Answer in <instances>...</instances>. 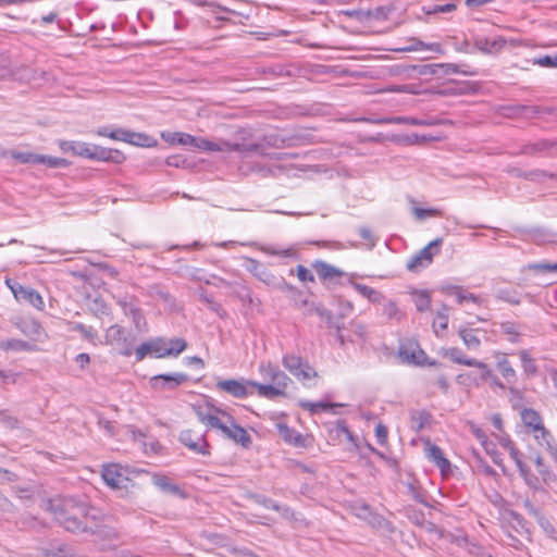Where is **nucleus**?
<instances>
[{"label":"nucleus","mask_w":557,"mask_h":557,"mask_svg":"<svg viewBox=\"0 0 557 557\" xmlns=\"http://www.w3.org/2000/svg\"><path fill=\"white\" fill-rule=\"evenodd\" d=\"M34 345L22 339H5L0 341V349L3 351L14 350V351H32L34 349Z\"/></svg>","instance_id":"bb28decb"},{"label":"nucleus","mask_w":557,"mask_h":557,"mask_svg":"<svg viewBox=\"0 0 557 557\" xmlns=\"http://www.w3.org/2000/svg\"><path fill=\"white\" fill-rule=\"evenodd\" d=\"M354 287L361 296L366 297L372 302H380L384 299V295L382 293L370 286L356 283Z\"/></svg>","instance_id":"f704fd0d"},{"label":"nucleus","mask_w":557,"mask_h":557,"mask_svg":"<svg viewBox=\"0 0 557 557\" xmlns=\"http://www.w3.org/2000/svg\"><path fill=\"white\" fill-rule=\"evenodd\" d=\"M430 420V414L426 411H413L411 413L412 426L417 430L422 429Z\"/></svg>","instance_id":"09e8293b"},{"label":"nucleus","mask_w":557,"mask_h":557,"mask_svg":"<svg viewBox=\"0 0 557 557\" xmlns=\"http://www.w3.org/2000/svg\"><path fill=\"white\" fill-rule=\"evenodd\" d=\"M271 383L282 392L283 395L286 394V389L289 383H292V380L278 369L276 368V371H274V376Z\"/></svg>","instance_id":"79ce46f5"},{"label":"nucleus","mask_w":557,"mask_h":557,"mask_svg":"<svg viewBox=\"0 0 557 557\" xmlns=\"http://www.w3.org/2000/svg\"><path fill=\"white\" fill-rule=\"evenodd\" d=\"M187 347V343L183 338L165 339L156 337L140 344L135 349L136 361L144 360L147 356L153 358L177 357Z\"/></svg>","instance_id":"f03ea898"},{"label":"nucleus","mask_w":557,"mask_h":557,"mask_svg":"<svg viewBox=\"0 0 557 557\" xmlns=\"http://www.w3.org/2000/svg\"><path fill=\"white\" fill-rule=\"evenodd\" d=\"M534 440L540 446H544L552 457L557 455V444L553 434L543 426L537 433H533Z\"/></svg>","instance_id":"4be33fe9"},{"label":"nucleus","mask_w":557,"mask_h":557,"mask_svg":"<svg viewBox=\"0 0 557 557\" xmlns=\"http://www.w3.org/2000/svg\"><path fill=\"white\" fill-rule=\"evenodd\" d=\"M154 484L162 491L169 492L171 494H177L180 492V487L166 478V476H157L154 479Z\"/></svg>","instance_id":"49530a36"},{"label":"nucleus","mask_w":557,"mask_h":557,"mask_svg":"<svg viewBox=\"0 0 557 557\" xmlns=\"http://www.w3.org/2000/svg\"><path fill=\"white\" fill-rule=\"evenodd\" d=\"M459 336L468 349L476 350L481 345L480 338L474 330H460Z\"/></svg>","instance_id":"e433bc0d"},{"label":"nucleus","mask_w":557,"mask_h":557,"mask_svg":"<svg viewBox=\"0 0 557 557\" xmlns=\"http://www.w3.org/2000/svg\"><path fill=\"white\" fill-rule=\"evenodd\" d=\"M249 386L257 388L258 395L265 398H274L276 396H284L278 388L271 384H261L256 381H247Z\"/></svg>","instance_id":"c85d7f7f"},{"label":"nucleus","mask_w":557,"mask_h":557,"mask_svg":"<svg viewBox=\"0 0 557 557\" xmlns=\"http://www.w3.org/2000/svg\"><path fill=\"white\" fill-rule=\"evenodd\" d=\"M128 144L140 146V147H152L157 145V140L144 133L131 132Z\"/></svg>","instance_id":"4c0bfd02"},{"label":"nucleus","mask_w":557,"mask_h":557,"mask_svg":"<svg viewBox=\"0 0 557 557\" xmlns=\"http://www.w3.org/2000/svg\"><path fill=\"white\" fill-rule=\"evenodd\" d=\"M14 159L18 160L21 163H34L40 164V161L44 160V154L32 153V152H16L12 154Z\"/></svg>","instance_id":"a18cd8bd"},{"label":"nucleus","mask_w":557,"mask_h":557,"mask_svg":"<svg viewBox=\"0 0 557 557\" xmlns=\"http://www.w3.org/2000/svg\"><path fill=\"white\" fill-rule=\"evenodd\" d=\"M299 406L304 409L309 410L311 413H315L320 410L325 411L327 409L333 408L335 405L326 404V403H310V401H300Z\"/></svg>","instance_id":"3c124183"},{"label":"nucleus","mask_w":557,"mask_h":557,"mask_svg":"<svg viewBox=\"0 0 557 557\" xmlns=\"http://www.w3.org/2000/svg\"><path fill=\"white\" fill-rule=\"evenodd\" d=\"M297 276L301 282H313V274L304 265L299 264L297 267Z\"/></svg>","instance_id":"774afa93"},{"label":"nucleus","mask_w":557,"mask_h":557,"mask_svg":"<svg viewBox=\"0 0 557 557\" xmlns=\"http://www.w3.org/2000/svg\"><path fill=\"white\" fill-rule=\"evenodd\" d=\"M197 149L205 151H255L259 148L258 145H244V144H231L225 140L211 141L202 137H195V140L189 145Z\"/></svg>","instance_id":"20e7f679"},{"label":"nucleus","mask_w":557,"mask_h":557,"mask_svg":"<svg viewBox=\"0 0 557 557\" xmlns=\"http://www.w3.org/2000/svg\"><path fill=\"white\" fill-rule=\"evenodd\" d=\"M518 355L520 357L524 373L529 376L535 375L537 373V366L529 351L523 349L520 350Z\"/></svg>","instance_id":"72a5a7b5"},{"label":"nucleus","mask_w":557,"mask_h":557,"mask_svg":"<svg viewBox=\"0 0 557 557\" xmlns=\"http://www.w3.org/2000/svg\"><path fill=\"white\" fill-rule=\"evenodd\" d=\"M101 475L106 484L114 490L127 488L131 482L123 467L117 463L104 465Z\"/></svg>","instance_id":"6e6552de"},{"label":"nucleus","mask_w":557,"mask_h":557,"mask_svg":"<svg viewBox=\"0 0 557 557\" xmlns=\"http://www.w3.org/2000/svg\"><path fill=\"white\" fill-rule=\"evenodd\" d=\"M442 244V238H435L434 240L429 243L418 253L410 258V260L407 263V269L409 271L414 272L418 271L420 268H424L431 264L433 261V257L440 253Z\"/></svg>","instance_id":"423d86ee"},{"label":"nucleus","mask_w":557,"mask_h":557,"mask_svg":"<svg viewBox=\"0 0 557 557\" xmlns=\"http://www.w3.org/2000/svg\"><path fill=\"white\" fill-rule=\"evenodd\" d=\"M448 307L442 306V309L436 312L433 325L438 324L441 329L446 330L448 325Z\"/></svg>","instance_id":"864d4df0"},{"label":"nucleus","mask_w":557,"mask_h":557,"mask_svg":"<svg viewBox=\"0 0 557 557\" xmlns=\"http://www.w3.org/2000/svg\"><path fill=\"white\" fill-rule=\"evenodd\" d=\"M419 74L440 77V64H424L420 67Z\"/></svg>","instance_id":"69168bd1"},{"label":"nucleus","mask_w":557,"mask_h":557,"mask_svg":"<svg viewBox=\"0 0 557 557\" xmlns=\"http://www.w3.org/2000/svg\"><path fill=\"white\" fill-rule=\"evenodd\" d=\"M188 380V375L183 372L158 374L150 379L151 388L157 391L175 389Z\"/></svg>","instance_id":"9d476101"},{"label":"nucleus","mask_w":557,"mask_h":557,"mask_svg":"<svg viewBox=\"0 0 557 557\" xmlns=\"http://www.w3.org/2000/svg\"><path fill=\"white\" fill-rule=\"evenodd\" d=\"M443 290L446 295L454 296L459 305H462L466 301H471L475 305L482 304V299L479 296L467 292L461 286H448L445 287Z\"/></svg>","instance_id":"6ab92c4d"},{"label":"nucleus","mask_w":557,"mask_h":557,"mask_svg":"<svg viewBox=\"0 0 557 557\" xmlns=\"http://www.w3.org/2000/svg\"><path fill=\"white\" fill-rule=\"evenodd\" d=\"M256 503L262 505L263 507L268 509L275 510L277 512H281V515L285 518H288L293 512L289 507H283L278 505L276 502H274L271 498H268L263 495H255L253 496Z\"/></svg>","instance_id":"cd10ccee"},{"label":"nucleus","mask_w":557,"mask_h":557,"mask_svg":"<svg viewBox=\"0 0 557 557\" xmlns=\"http://www.w3.org/2000/svg\"><path fill=\"white\" fill-rule=\"evenodd\" d=\"M474 44L475 47L482 52L492 53L499 51L504 47L505 40L503 38L488 39L479 37L475 39Z\"/></svg>","instance_id":"393cba45"},{"label":"nucleus","mask_w":557,"mask_h":557,"mask_svg":"<svg viewBox=\"0 0 557 557\" xmlns=\"http://www.w3.org/2000/svg\"><path fill=\"white\" fill-rule=\"evenodd\" d=\"M528 268L541 272H557V263H532Z\"/></svg>","instance_id":"e2e57ef3"},{"label":"nucleus","mask_w":557,"mask_h":557,"mask_svg":"<svg viewBox=\"0 0 557 557\" xmlns=\"http://www.w3.org/2000/svg\"><path fill=\"white\" fill-rule=\"evenodd\" d=\"M456 382L467 387H480L485 383V376H483V370H480L479 373L466 372L458 374Z\"/></svg>","instance_id":"5701e85b"},{"label":"nucleus","mask_w":557,"mask_h":557,"mask_svg":"<svg viewBox=\"0 0 557 557\" xmlns=\"http://www.w3.org/2000/svg\"><path fill=\"white\" fill-rule=\"evenodd\" d=\"M267 143L275 148L296 147L306 144H312L313 136L310 134H295L293 136L283 137L280 135H269L265 137Z\"/></svg>","instance_id":"ddd939ff"},{"label":"nucleus","mask_w":557,"mask_h":557,"mask_svg":"<svg viewBox=\"0 0 557 557\" xmlns=\"http://www.w3.org/2000/svg\"><path fill=\"white\" fill-rule=\"evenodd\" d=\"M476 369L483 370V376H485V382H488L490 386L493 389H505V384L499 380L497 375L493 373L491 368L485 362L481 361Z\"/></svg>","instance_id":"2f4dec72"},{"label":"nucleus","mask_w":557,"mask_h":557,"mask_svg":"<svg viewBox=\"0 0 557 557\" xmlns=\"http://www.w3.org/2000/svg\"><path fill=\"white\" fill-rule=\"evenodd\" d=\"M276 429L278 431L280 436L286 442L287 444L294 445L295 447H302L305 446V438L302 435L295 431L294 429H290L285 423H276Z\"/></svg>","instance_id":"aec40b11"},{"label":"nucleus","mask_w":557,"mask_h":557,"mask_svg":"<svg viewBox=\"0 0 557 557\" xmlns=\"http://www.w3.org/2000/svg\"><path fill=\"white\" fill-rule=\"evenodd\" d=\"M414 305L418 311H428L431 307V298L426 292H420L416 294Z\"/></svg>","instance_id":"de8ad7c7"},{"label":"nucleus","mask_w":557,"mask_h":557,"mask_svg":"<svg viewBox=\"0 0 557 557\" xmlns=\"http://www.w3.org/2000/svg\"><path fill=\"white\" fill-rule=\"evenodd\" d=\"M71 148L75 154L92 160L110 161L113 163H122L125 160V157L121 151L103 148L92 144L73 143Z\"/></svg>","instance_id":"7ed1b4c3"},{"label":"nucleus","mask_w":557,"mask_h":557,"mask_svg":"<svg viewBox=\"0 0 557 557\" xmlns=\"http://www.w3.org/2000/svg\"><path fill=\"white\" fill-rule=\"evenodd\" d=\"M313 268L321 280H333L344 274L339 269L323 261H317Z\"/></svg>","instance_id":"b1692460"},{"label":"nucleus","mask_w":557,"mask_h":557,"mask_svg":"<svg viewBox=\"0 0 557 557\" xmlns=\"http://www.w3.org/2000/svg\"><path fill=\"white\" fill-rule=\"evenodd\" d=\"M399 355L404 360L414 364H423L426 359V355L422 349L412 350L410 354L406 349H400Z\"/></svg>","instance_id":"ea45409f"},{"label":"nucleus","mask_w":557,"mask_h":557,"mask_svg":"<svg viewBox=\"0 0 557 557\" xmlns=\"http://www.w3.org/2000/svg\"><path fill=\"white\" fill-rule=\"evenodd\" d=\"M520 417L524 426L528 428L532 433H537V431H541L544 426L541 414L532 408H524L520 412Z\"/></svg>","instance_id":"f3484780"},{"label":"nucleus","mask_w":557,"mask_h":557,"mask_svg":"<svg viewBox=\"0 0 557 557\" xmlns=\"http://www.w3.org/2000/svg\"><path fill=\"white\" fill-rule=\"evenodd\" d=\"M500 331L508 336L510 343H518L520 336V330L518 324L506 321L500 323Z\"/></svg>","instance_id":"58836bf2"},{"label":"nucleus","mask_w":557,"mask_h":557,"mask_svg":"<svg viewBox=\"0 0 557 557\" xmlns=\"http://www.w3.org/2000/svg\"><path fill=\"white\" fill-rule=\"evenodd\" d=\"M552 148H557V143L549 140H540L534 144L525 145L522 149L524 154H535L539 152L547 151Z\"/></svg>","instance_id":"473e14b6"},{"label":"nucleus","mask_w":557,"mask_h":557,"mask_svg":"<svg viewBox=\"0 0 557 557\" xmlns=\"http://www.w3.org/2000/svg\"><path fill=\"white\" fill-rule=\"evenodd\" d=\"M496 297L500 300L507 301L511 305H519L520 299L517 297V294L508 288H500L496 293Z\"/></svg>","instance_id":"603ef678"},{"label":"nucleus","mask_w":557,"mask_h":557,"mask_svg":"<svg viewBox=\"0 0 557 557\" xmlns=\"http://www.w3.org/2000/svg\"><path fill=\"white\" fill-rule=\"evenodd\" d=\"M343 14H345L348 17L355 18L359 22L369 21V16L371 15L370 11L368 10H346L343 11Z\"/></svg>","instance_id":"13d9d810"},{"label":"nucleus","mask_w":557,"mask_h":557,"mask_svg":"<svg viewBox=\"0 0 557 557\" xmlns=\"http://www.w3.org/2000/svg\"><path fill=\"white\" fill-rule=\"evenodd\" d=\"M180 442L188 447L190 450L200 454V455H209V444L206 441L203 434H197L191 430H184L180 433Z\"/></svg>","instance_id":"4468645a"},{"label":"nucleus","mask_w":557,"mask_h":557,"mask_svg":"<svg viewBox=\"0 0 557 557\" xmlns=\"http://www.w3.org/2000/svg\"><path fill=\"white\" fill-rule=\"evenodd\" d=\"M533 512L537 519V523L544 530V532L548 536L555 537L556 530H555L554 525L544 516H542L537 510L534 509Z\"/></svg>","instance_id":"8fccbe9b"},{"label":"nucleus","mask_w":557,"mask_h":557,"mask_svg":"<svg viewBox=\"0 0 557 557\" xmlns=\"http://www.w3.org/2000/svg\"><path fill=\"white\" fill-rule=\"evenodd\" d=\"M360 121L372 122L376 124H410V125H426V122L408 116H394V117H384L377 120H369V119H360Z\"/></svg>","instance_id":"a878e982"},{"label":"nucleus","mask_w":557,"mask_h":557,"mask_svg":"<svg viewBox=\"0 0 557 557\" xmlns=\"http://www.w3.org/2000/svg\"><path fill=\"white\" fill-rule=\"evenodd\" d=\"M429 460H431L443 474L450 471V462L444 456L442 449L436 445H430L426 451Z\"/></svg>","instance_id":"412c9836"},{"label":"nucleus","mask_w":557,"mask_h":557,"mask_svg":"<svg viewBox=\"0 0 557 557\" xmlns=\"http://www.w3.org/2000/svg\"><path fill=\"white\" fill-rule=\"evenodd\" d=\"M409 41L411 42L410 46L400 48L399 50L400 51H418V50L428 49V50H431V51H434L437 53L443 52L442 46L437 42L424 44L423 41H421L420 39H417V38H410Z\"/></svg>","instance_id":"7c9ffc66"},{"label":"nucleus","mask_w":557,"mask_h":557,"mask_svg":"<svg viewBox=\"0 0 557 557\" xmlns=\"http://www.w3.org/2000/svg\"><path fill=\"white\" fill-rule=\"evenodd\" d=\"M456 10V4L454 3H447L444 5H433L429 11H426L428 14H434V13H447L453 12Z\"/></svg>","instance_id":"338daca9"},{"label":"nucleus","mask_w":557,"mask_h":557,"mask_svg":"<svg viewBox=\"0 0 557 557\" xmlns=\"http://www.w3.org/2000/svg\"><path fill=\"white\" fill-rule=\"evenodd\" d=\"M442 356L445 358H448L449 360H451L455 363L473 367V368H476L481 362L478 359L468 358L462 352V350L457 347H450V348L443 349Z\"/></svg>","instance_id":"a211bd4d"},{"label":"nucleus","mask_w":557,"mask_h":557,"mask_svg":"<svg viewBox=\"0 0 557 557\" xmlns=\"http://www.w3.org/2000/svg\"><path fill=\"white\" fill-rule=\"evenodd\" d=\"M246 270L270 287L272 285L283 284L282 277L275 276L265 265L256 259L247 258Z\"/></svg>","instance_id":"f8f14e48"},{"label":"nucleus","mask_w":557,"mask_h":557,"mask_svg":"<svg viewBox=\"0 0 557 557\" xmlns=\"http://www.w3.org/2000/svg\"><path fill=\"white\" fill-rule=\"evenodd\" d=\"M212 410L218 412V413H221L222 416L226 417L228 420H230V425H227L225 423V429L222 430V433L230 440L234 441L235 443H238L240 444L243 447H248L250 444H251V437L250 435L247 433V431L236 424L233 420V418L226 413L225 411L216 408V407H212Z\"/></svg>","instance_id":"1a4fd4ad"},{"label":"nucleus","mask_w":557,"mask_h":557,"mask_svg":"<svg viewBox=\"0 0 557 557\" xmlns=\"http://www.w3.org/2000/svg\"><path fill=\"white\" fill-rule=\"evenodd\" d=\"M533 64L543 66V67H557V54L554 55H543L535 58L533 60Z\"/></svg>","instance_id":"4d7b16f0"},{"label":"nucleus","mask_w":557,"mask_h":557,"mask_svg":"<svg viewBox=\"0 0 557 557\" xmlns=\"http://www.w3.org/2000/svg\"><path fill=\"white\" fill-rule=\"evenodd\" d=\"M98 134L100 136L109 137L111 139L122 140V141L127 143L128 138H129L131 131L117 128V129L109 132L108 127H103L98 131Z\"/></svg>","instance_id":"a19ab883"},{"label":"nucleus","mask_w":557,"mask_h":557,"mask_svg":"<svg viewBox=\"0 0 557 557\" xmlns=\"http://www.w3.org/2000/svg\"><path fill=\"white\" fill-rule=\"evenodd\" d=\"M369 523L373 528L379 529L385 533H394L395 531V527L392 524V522L377 513L370 512Z\"/></svg>","instance_id":"c9c22d12"},{"label":"nucleus","mask_w":557,"mask_h":557,"mask_svg":"<svg viewBox=\"0 0 557 557\" xmlns=\"http://www.w3.org/2000/svg\"><path fill=\"white\" fill-rule=\"evenodd\" d=\"M7 284L9 285L10 289L12 290L14 297L18 301H25L35 307L36 309L42 310L45 302L41 297V295L34 288L25 287L18 283L10 284L9 281H7Z\"/></svg>","instance_id":"9b49d317"},{"label":"nucleus","mask_w":557,"mask_h":557,"mask_svg":"<svg viewBox=\"0 0 557 557\" xmlns=\"http://www.w3.org/2000/svg\"><path fill=\"white\" fill-rule=\"evenodd\" d=\"M283 366L302 384L317 376V372L309 363L295 355H286L283 357Z\"/></svg>","instance_id":"0eeeda50"},{"label":"nucleus","mask_w":557,"mask_h":557,"mask_svg":"<svg viewBox=\"0 0 557 557\" xmlns=\"http://www.w3.org/2000/svg\"><path fill=\"white\" fill-rule=\"evenodd\" d=\"M450 74H463L467 76L476 75V71L467 69H461L460 65L454 63H440V77L450 75Z\"/></svg>","instance_id":"c756f323"},{"label":"nucleus","mask_w":557,"mask_h":557,"mask_svg":"<svg viewBox=\"0 0 557 557\" xmlns=\"http://www.w3.org/2000/svg\"><path fill=\"white\" fill-rule=\"evenodd\" d=\"M107 339L110 344L120 347V354L129 357L134 351L135 337L123 326L114 324L107 330Z\"/></svg>","instance_id":"39448f33"},{"label":"nucleus","mask_w":557,"mask_h":557,"mask_svg":"<svg viewBox=\"0 0 557 557\" xmlns=\"http://www.w3.org/2000/svg\"><path fill=\"white\" fill-rule=\"evenodd\" d=\"M413 214L416 215L417 219L419 220H423L425 219L426 216H435V215H440L441 214V211L437 210V209H434V208H431V209H422V208H413Z\"/></svg>","instance_id":"680f3d73"},{"label":"nucleus","mask_w":557,"mask_h":557,"mask_svg":"<svg viewBox=\"0 0 557 557\" xmlns=\"http://www.w3.org/2000/svg\"><path fill=\"white\" fill-rule=\"evenodd\" d=\"M276 368H277L276 366H273L271 363H261L259 366V372H260L261 377L264 381L271 382L273 380L274 371H276Z\"/></svg>","instance_id":"bf43d9fd"},{"label":"nucleus","mask_w":557,"mask_h":557,"mask_svg":"<svg viewBox=\"0 0 557 557\" xmlns=\"http://www.w3.org/2000/svg\"><path fill=\"white\" fill-rule=\"evenodd\" d=\"M496 367L502 376L509 384V389L512 392L513 388L511 387V385H515L517 383L518 376L516 370L511 366L510 361L507 359L506 354H502L500 357H497Z\"/></svg>","instance_id":"dca6fc26"},{"label":"nucleus","mask_w":557,"mask_h":557,"mask_svg":"<svg viewBox=\"0 0 557 557\" xmlns=\"http://www.w3.org/2000/svg\"><path fill=\"white\" fill-rule=\"evenodd\" d=\"M40 164H46L49 168H61L67 164V161L62 158L49 157L44 154V160Z\"/></svg>","instance_id":"052dcab7"},{"label":"nucleus","mask_w":557,"mask_h":557,"mask_svg":"<svg viewBox=\"0 0 557 557\" xmlns=\"http://www.w3.org/2000/svg\"><path fill=\"white\" fill-rule=\"evenodd\" d=\"M249 384L245 380H219L216 388L236 398H244L249 394Z\"/></svg>","instance_id":"2eb2a0df"},{"label":"nucleus","mask_w":557,"mask_h":557,"mask_svg":"<svg viewBox=\"0 0 557 557\" xmlns=\"http://www.w3.org/2000/svg\"><path fill=\"white\" fill-rule=\"evenodd\" d=\"M129 314L133 323L135 324V327L138 331H143V329L146 326V320L143 312L137 308H131Z\"/></svg>","instance_id":"5fc2aeb1"},{"label":"nucleus","mask_w":557,"mask_h":557,"mask_svg":"<svg viewBox=\"0 0 557 557\" xmlns=\"http://www.w3.org/2000/svg\"><path fill=\"white\" fill-rule=\"evenodd\" d=\"M45 509L51 512L54 519L65 530L73 533L92 531L86 523L90 507L75 497L57 496L45 502Z\"/></svg>","instance_id":"f257e3e1"},{"label":"nucleus","mask_w":557,"mask_h":557,"mask_svg":"<svg viewBox=\"0 0 557 557\" xmlns=\"http://www.w3.org/2000/svg\"><path fill=\"white\" fill-rule=\"evenodd\" d=\"M554 176H555L554 174H549L544 170H532V171L525 172V174H523V178L532 181V182H539L546 177L553 178Z\"/></svg>","instance_id":"6e6d98bb"},{"label":"nucleus","mask_w":557,"mask_h":557,"mask_svg":"<svg viewBox=\"0 0 557 557\" xmlns=\"http://www.w3.org/2000/svg\"><path fill=\"white\" fill-rule=\"evenodd\" d=\"M163 137L171 144H178L183 146H189L195 140V136L178 132L170 133L168 136L163 135Z\"/></svg>","instance_id":"37998d69"},{"label":"nucleus","mask_w":557,"mask_h":557,"mask_svg":"<svg viewBox=\"0 0 557 557\" xmlns=\"http://www.w3.org/2000/svg\"><path fill=\"white\" fill-rule=\"evenodd\" d=\"M70 330L78 332L83 335L84 338L92 341L97 337V332L91 326H86L79 322L70 323Z\"/></svg>","instance_id":"c03bdc74"},{"label":"nucleus","mask_w":557,"mask_h":557,"mask_svg":"<svg viewBox=\"0 0 557 557\" xmlns=\"http://www.w3.org/2000/svg\"><path fill=\"white\" fill-rule=\"evenodd\" d=\"M203 424L221 431L225 429V423L222 422L216 416L211 413L206 416V422Z\"/></svg>","instance_id":"0e129e2a"}]
</instances>
